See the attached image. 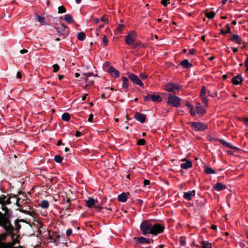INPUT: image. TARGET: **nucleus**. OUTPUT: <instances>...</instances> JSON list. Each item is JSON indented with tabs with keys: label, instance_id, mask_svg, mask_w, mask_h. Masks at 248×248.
Here are the masks:
<instances>
[{
	"label": "nucleus",
	"instance_id": "1",
	"mask_svg": "<svg viewBox=\"0 0 248 248\" xmlns=\"http://www.w3.org/2000/svg\"><path fill=\"white\" fill-rule=\"evenodd\" d=\"M140 230L144 235L151 234L157 235L164 231V227L158 223H152L149 220H144L140 225Z\"/></svg>",
	"mask_w": 248,
	"mask_h": 248
},
{
	"label": "nucleus",
	"instance_id": "2",
	"mask_svg": "<svg viewBox=\"0 0 248 248\" xmlns=\"http://www.w3.org/2000/svg\"><path fill=\"white\" fill-rule=\"evenodd\" d=\"M137 38V34L134 31H130L127 35L125 36V43L127 45H133V47L136 48L140 46V47L145 48L144 45L141 44L140 43L138 45L137 43L134 44L136 39Z\"/></svg>",
	"mask_w": 248,
	"mask_h": 248
},
{
	"label": "nucleus",
	"instance_id": "3",
	"mask_svg": "<svg viewBox=\"0 0 248 248\" xmlns=\"http://www.w3.org/2000/svg\"><path fill=\"white\" fill-rule=\"evenodd\" d=\"M180 98L178 96L169 94L168 95V104L173 107H178L180 106Z\"/></svg>",
	"mask_w": 248,
	"mask_h": 248
},
{
	"label": "nucleus",
	"instance_id": "4",
	"mask_svg": "<svg viewBox=\"0 0 248 248\" xmlns=\"http://www.w3.org/2000/svg\"><path fill=\"white\" fill-rule=\"evenodd\" d=\"M181 87L177 83L170 82L167 84L164 88L165 90L168 92L175 93L179 91Z\"/></svg>",
	"mask_w": 248,
	"mask_h": 248
},
{
	"label": "nucleus",
	"instance_id": "5",
	"mask_svg": "<svg viewBox=\"0 0 248 248\" xmlns=\"http://www.w3.org/2000/svg\"><path fill=\"white\" fill-rule=\"evenodd\" d=\"M128 77L134 84L140 86H143V84L142 82L140 80V78L136 75L133 74H129Z\"/></svg>",
	"mask_w": 248,
	"mask_h": 248
},
{
	"label": "nucleus",
	"instance_id": "6",
	"mask_svg": "<svg viewBox=\"0 0 248 248\" xmlns=\"http://www.w3.org/2000/svg\"><path fill=\"white\" fill-rule=\"evenodd\" d=\"M191 126L195 131H203L207 128V126L200 122H192Z\"/></svg>",
	"mask_w": 248,
	"mask_h": 248
},
{
	"label": "nucleus",
	"instance_id": "7",
	"mask_svg": "<svg viewBox=\"0 0 248 248\" xmlns=\"http://www.w3.org/2000/svg\"><path fill=\"white\" fill-rule=\"evenodd\" d=\"M206 93V88L204 86H202V87L201 91L200 92V97L201 99L202 100L203 102L204 103L205 105L207 106L208 103V99L205 95Z\"/></svg>",
	"mask_w": 248,
	"mask_h": 248
},
{
	"label": "nucleus",
	"instance_id": "8",
	"mask_svg": "<svg viewBox=\"0 0 248 248\" xmlns=\"http://www.w3.org/2000/svg\"><path fill=\"white\" fill-rule=\"evenodd\" d=\"M98 201L97 200H95L92 198H89L86 201L87 205L90 208L95 207L96 208H99V207L95 206V204Z\"/></svg>",
	"mask_w": 248,
	"mask_h": 248
},
{
	"label": "nucleus",
	"instance_id": "9",
	"mask_svg": "<svg viewBox=\"0 0 248 248\" xmlns=\"http://www.w3.org/2000/svg\"><path fill=\"white\" fill-rule=\"evenodd\" d=\"M134 118L136 120L139 121L141 123H143L145 121L146 116L144 114L137 113L135 115Z\"/></svg>",
	"mask_w": 248,
	"mask_h": 248
},
{
	"label": "nucleus",
	"instance_id": "10",
	"mask_svg": "<svg viewBox=\"0 0 248 248\" xmlns=\"http://www.w3.org/2000/svg\"><path fill=\"white\" fill-rule=\"evenodd\" d=\"M108 72L112 76L115 78H118L120 76L119 71L111 66L108 67Z\"/></svg>",
	"mask_w": 248,
	"mask_h": 248
},
{
	"label": "nucleus",
	"instance_id": "11",
	"mask_svg": "<svg viewBox=\"0 0 248 248\" xmlns=\"http://www.w3.org/2000/svg\"><path fill=\"white\" fill-rule=\"evenodd\" d=\"M10 199L11 197L9 196L2 195L0 197V202L2 204H9L11 203Z\"/></svg>",
	"mask_w": 248,
	"mask_h": 248
},
{
	"label": "nucleus",
	"instance_id": "12",
	"mask_svg": "<svg viewBox=\"0 0 248 248\" xmlns=\"http://www.w3.org/2000/svg\"><path fill=\"white\" fill-rule=\"evenodd\" d=\"M232 41L238 44H241L242 40L241 37L237 34H232L230 38Z\"/></svg>",
	"mask_w": 248,
	"mask_h": 248
},
{
	"label": "nucleus",
	"instance_id": "13",
	"mask_svg": "<svg viewBox=\"0 0 248 248\" xmlns=\"http://www.w3.org/2000/svg\"><path fill=\"white\" fill-rule=\"evenodd\" d=\"M196 110L197 112L199 115H202L205 113V109L200 103H197L196 104Z\"/></svg>",
	"mask_w": 248,
	"mask_h": 248
},
{
	"label": "nucleus",
	"instance_id": "14",
	"mask_svg": "<svg viewBox=\"0 0 248 248\" xmlns=\"http://www.w3.org/2000/svg\"><path fill=\"white\" fill-rule=\"evenodd\" d=\"M122 80H123L122 87L125 92H127L129 87L128 79L125 77H123Z\"/></svg>",
	"mask_w": 248,
	"mask_h": 248
},
{
	"label": "nucleus",
	"instance_id": "15",
	"mask_svg": "<svg viewBox=\"0 0 248 248\" xmlns=\"http://www.w3.org/2000/svg\"><path fill=\"white\" fill-rule=\"evenodd\" d=\"M135 239L136 240L137 243L140 244H143L144 243H150V240L149 239H146V238H144L143 237H137Z\"/></svg>",
	"mask_w": 248,
	"mask_h": 248
},
{
	"label": "nucleus",
	"instance_id": "16",
	"mask_svg": "<svg viewBox=\"0 0 248 248\" xmlns=\"http://www.w3.org/2000/svg\"><path fill=\"white\" fill-rule=\"evenodd\" d=\"M195 194V190L189 191L187 192H185L184 194V197L185 199H186L188 201L191 200L192 196H194Z\"/></svg>",
	"mask_w": 248,
	"mask_h": 248
},
{
	"label": "nucleus",
	"instance_id": "17",
	"mask_svg": "<svg viewBox=\"0 0 248 248\" xmlns=\"http://www.w3.org/2000/svg\"><path fill=\"white\" fill-rule=\"evenodd\" d=\"M180 166L182 169L186 170L192 167V162L186 160V162L182 163Z\"/></svg>",
	"mask_w": 248,
	"mask_h": 248
},
{
	"label": "nucleus",
	"instance_id": "18",
	"mask_svg": "<svg viewBox=\"0 0 248 248\" xmlns=\"http://www.w3.org/2000/svg\"><path fill=\"white\" fill-rule=\"evenodd\" d=\"M242 81L241 76L237 75L232 78V82L235 85L239 84Z\"/></svg>",
	"mask_w": 248,
	"mask_h": 248
},
{
	"label": "nucleus",
	"instance_id": "19",
	"mask_svg": "<svg viewBox=\"0 0 248 248\" xmlns=\"http://www.w3.org/2000/svg\"><path fill=\"white\" fill-rule=\"evenodd\" d=\"M151 100L154 102H160L162 101L161 97L158 94H151Z\"/></svg>",
	"mask_w": 248,
	"mask_h": 248
},
{
	"label": "nucleus",
	"instance_id": "20",
	"mask_svg": "<svg viewBox=\"0 0 248 248\" xmlns=\"http://www.w3.org/2000/svg\"><path fill=\"white\" fill-rule=\"evenodd\" d=\"M204 171L207 174H215L216 173L215 170L209 167H206L204 169Z\"/></svg>",
	"mask_w": 248,
	"mask_h": 248
},
{
	"label": "nucleus",
	"instance_id": "21",
	"mask_svg": "<svg viewBox=\"0 0 248 248\" xmlns=\"http://www.w3.org/2000/svg\"><path fill=\"white\" fill-rule=\"evenodd\" d=\"M127 195L125 193H122L118 197V200L119 202H124L127 201Z\"/></svg>",
	"mask_w": 248,
	"mask_h": 248
},
{
	"label": "nucleus",
	"instance_id": "22",
	"mask_svg": "<svg viewBox=\"0 0 248 248\" xmlns=\"http://www.w3.org/2000/svg\"><path fill=\"white\" fill-rule=\"evenodd\" d=\"M65 28L66 26L63 24H61L56 28V30L58 32L62 34H64Z\"/></svg>",
	"mask_w": 248,
	"mask_h": 248
},
{
	"label": "nucleus",
	"instance_id": "23",
	"mask_svg": "<svg viewBox=\"0 0 248 248\" xmlns=\"http://www.w3.org/2000/svg\"><path fill=\"white\" fill-rule=\"evenodd\" d=\"M39 205L42 208L46 209L49 207V203L47 200H44L42 201Z\"/></svg>",
	"mask_w": 248,
	"mask_h": 248
},
{
	"label": "nucleus",
	"instance_id": "24",
	"mask_svg": "<svg viewBox=\"0 0 248 248\" xmlns=\"http://www.w3.org/2000/svg\"><path fill=\"white\" fill-rule=\"evenodd\" d=\"M181 65L184 68H188L192 66L191 64L189 62V61L187 59L184 60L181 62Z\"/></svg>",
	"mask_w": 248,
	"mask_h": 248
},
{
	"label": "nucleus",
	"instance_id": "25",
	"mask_svg": "<svg viewBox=\"0 0 248 248\" xmlns=\"http://www.w3.org/2000/svg\"><path fill=\"white\" fill-rule=\"evenodd\" d=\"M93 74L92 73H89V74H85L84 76L86 80L87 81L88 85H92L93 84V81L89 78V77L92 76Z\"/></svg>",
	"mask_w": 248,
	"mask_h": 248
},
{
	"label": "nucleus",
	"instance_id": "26",
	"mask_svg": "<svg viewBox=\"0 0 248 248\" xmlns=\"http://www.w3.org/2000/svg\"><path fill=\"white\" fill-rule=\"evenodd\" d=\"M218 141H219L220 143L222 144V145H223L225 146L228 147L231 149L235 148V147L233 146L230 143L225 141L224 140L218 139Z\"/></svg>",
	"mask_w": 248,
	"mask_h": 248
},
{
	"label": "nucleus",
	"instance_id": "27",
	"mask_svg": "<svg viewBox=\"0 0 248 248\" xmlns=\"http://www.w3.org/2000/svg\"><path fill=\"white\" fill-rule=\"evenodd\" d=\"M216 15V13L214 11H209L205 13L206 16L209 19L213 18Z\"/></svg>",
	"mask_w": 248,
	"mask_h": 248
},
{
	"label": "nucleus",
	"instance_id": "28",
	"mask_svg": "<svg viewBox=\"0 0 248 248\" xmlns=\"http://www.w3.org/2000/svg\"><path fill=\"white\" fill-rule=\"evenodd\" d=\"M36 18L37 19V21L39 22L41 25H46L45 23V18L44 17L40 16L38 15L36 16Z\"/></svg>",
	"mask_w": 248,
	"mask_h": 248
},
{
	"label": "nucleus",
	"instance_id": "29",
	"mask_svg": "<svg viewBox=\"0 0 248 248\" xmlns=\"http://www.w3.org/2000/svg\"><path fill=\"white\" fill-rule=\"evenodd\" d=\"M62 119L65 121H68L70 119V115L68 113H64L62 116Z\"/></svg>",
	"mask_w": 248,
	"mask_h": 248
},
{
	"label": "nucleus",
	"instance_id": "30",
	"mask_svg": "<svg viewBox=\"0 0 248 248\" xmlns=\"http://www.w3.org/2000/svg\"><path fill=\"white\" fill-rule=\"evenodd\" d=\"M64 20L70 23L73 21L72 16L70 14H66L64 16Z\"/></svg>",
	"mask_w": 248,
	"mask_h": 248
},
{
	"label": "nucleus",
	"instance_id": "31",
	"mask_svg": "<svg viewBox=\"0 0 248 248\" xmlns=\"http://www.w3.org/2000/svg\"><path fill=\"white\" fill-rule=\"evenodd\" d=\"M86 35L83 32H80L78 34V38L79 40L83 41L85 39Z\"/></svg>",
	"mask_w": 248,
	"mask_h": 248
},
{
	"label": "nucleus",
	"instance_id": "32",
	"mask_svg": "<svg viewBox=\"0 0 248 248\" xmlns=\"http://www.w3.org/2000/svg\"><path fill=\"white\" fill-rule=\"evenodd\" d=\"M226 189H227L226 185L220 183H218V191L223 190Z\"/></svg>",
	"mask_w": 248,
	"mask_h": 248
},
{
	"label": "nucleus",
	"instance_id": "33",
	"mask_svg": "<svg viewBox=\"0 0 248 248\" xmlns=\"http://www.w3.org/2000/svg\"><path fill=\"white\" fill-rule=\"evenodd\" d=\"M62 157L59 155H56L54 158L55 161L57 163H61L62 161Z\"/></svg>",
	"mask_w": 248,
	"mask_h": 248
},
{
	"label": "nucleus",
	"instance_id": "34",
	"mask_svg": "<svg viewBox=\"0 0 248 248\" xmlns=\"http://www.w3.org/2000/svg\"><path fill=\"white\" fill-rule=\"evenodd\" d=\"M226 30L225 31L223 29L220 30V32L222 34H225L230 31V27L228 24L226 25Z\"/></svg>",
	"mask_w": 248,
	"mask_h": 248
},
{
	"label": "nucleus",
	"instance_id": "35",
	"mask_svg": "<svg viewBox=\"0 0 248 248\" xmlns=\"http://www.w3.org/2000/svg\"><path fill=\"white\" fill-rule=\"evenodd\" d=\"M202 248H212V244L208 242H204Z\"/></svg>",
	"mask_w": 248,
	"mask_h": 248
},
{
	"label": "nucleus",
	"instance_id": "36",
	"mask_svg": "<svg viewBox=\"0 0 248 248\" xmlns=\"http://www.w3.org/2000/svg\"><path fill=\"white\" fill-rule=\"evenodd\" d=\"M66 12V9L63 6H59L58 8V13L62 14Z\"/></svg>",
	"mask_w": 248,
	"mask_h": 248
},
{
	"label": "nucleus",
	"instance_id": "37",
	"mask_svg": "<svg viewBox=\"0 0 248 248\" xmlns=\"http://www.w3.org/2000/svg\"><path fill=\"white\" fill-rule=\"evenodd\" d=\"M53 71L54 72V73H56L57 72H58L60 69V67L59 66V65L58 64H54L53 66Z\"/></svg>",
	"mask_w": 248,
	"mask_h": 248
},
{
	"label": "nucleus",
	"instance_id": "38",
	"mask_svg": "<svg viewBox=\"0 0 248 248\" xmlns=\"http://www.w3.org/2000/svg\"><path fill=\"white\" fill-rule=\"evenodd\" d=\"M124 28V24H119L118 27H117V31L119 32H122Z\"/></svg>",
	"mask_w": 248,
	"mask_h": 248
},
{
	"label": "nucleus",
	"instance_id": "39",
	"mask_svg": "<svg viewBox=\"0 0 248 248\" xmlns=\"http://www.w3.org/2000/svg\"><path fill=\"white\" fill-rule=\"evenodd\" d=\"M145 141L144 139H140L137 142V144L139 145H143L145 144Z\"/></svg>",
	"mask_w": 248,
	"mask_h": 248
},
{
	"label": "nucleus",
	"instance_id": "40",
	"mask_svg": "<svg viewBox=\"0 0 248 248\" xmlns=\"http://www.w3.org/2000/svg\"><path fill=\"white\" fill-rule=\"evenodd\" d=\"M169 0H162L161 1V3L164 6H166L168 4L170 3Z\"/></svg>",
	"mask_w": 248,
	"mask_h": 248
},
{
	"label": "nucleus",
	"instance_id": "41",
	"mask_svg": "<svg viewBox=\"0 0 248 248\" xmlns=\"http://www.w3.org/2000/svg\"><path fill=\"white\" fill-rule=\"evenodd\" d=\"M102 41H103V43L104 45L105 46H107L108 45V40L106 36H104V37L103 38Z\"/></svg>",
	"mask_w": 248,
	"mask_h": 248
},
{
	"label": "nucleus",
	"instance_id": "42",
	"mask_svg": "<svg viewBox=\"0 0 248 248\" xmlns=\"http://www.w3.org/2000/svg\"><path fill=\"white\" fill-rule=\"evenodd\" d=\"M72 233V230L71 229H68L66 231V234L67 236H70Z\"/></svg>",
	"mask_w": 248,
	"mask_h": 248
},
{
	"label": "nucleus",
	"instance_id": "43",
	"mask_svg": "<svg viewBox=\"0 0 248 248\" xmlns=\"http://www.w3.org/2000/svg\"><path fill=\"white\" fill-rule=\"evenodd\" d=\"M151 100V94H148V95L146 96L144 98V102H148L149 100Z\"/></svg>",
	"mask_w": 248,
	"mask_h": 248
},
{
	"label": "nucleus",
	"instance_id": "44",
	"mask_svg": "<svg viewBox=\"0 0 248 248\" xmlns=\"http://www.w3.org/2000/svg\"><path fill=\"white\" fill-rule=\"evenodd\" d=\"M151 100V94H148V95L146 96L144 98V102H148L149 100Z\"/></svg>",
	"mask_w": 248,
	"mask_h": 248
},
{
	"label": "nucleus",
	"instance_id": "45",
	"mask_svg": "<svg viewBox=\"0 0 248 248\" xmlns=\"http://www.w3.org/2000/svg\"><path fill=\"white\" fill-rule=\"evenodd\" d=\"M180 243L181 246H185L186 244L185 239L184 238H181L180 240Z\"/></svg>",
	"mask_w": 248,
	"mask_h": 248
},
{
	"label": "nucleus",
	"instance_id": "46",
	"mask_svg": "<svg viewBox=\"0 0 248 248\" xmlns=\"http://www.w3.org/2000/svg\"><path fill=\"white\" fill-rule=\"evenodd\" d=\"M20 212H21L22 213H27L28 215H30L31 216H32V215L33 214V212H31V211H27L26 210H22V209L20 210Z\"/></svg>",
	"mask_w": 248,
	"mask_h": 248
},
{
	"label": "nucleus",
	"instance_id": "47",
	"mask_svg": "<svg viewBox=\"0 0 248 248\" xmlns=\"http://www.w3.org/2000/svg\"><path fill=\"white\" fill-rule=\"evenodd\" d=\"M93 114H90L89 115V117L88 118V121L89 122H93Z\"/></svg>",
	"mask_w": 248,
	"mask_h": 248
},
{
	"label": "nucleus",
	"instance_id": "48",
	"mask_svg": "<svg viewBox=\"0 0 248 248\" xmlns=\"http://www.w3.org/2000/svg\"><path fill=\"white\" fill-rule=\"evenodd\" d=\"M140 77L142 79H145L147 77V76L146 75H145L143 74H140Z\"/></svg>",
	"mask_w": 248,
	"mask_h": 248
},
{
	"label": "nucleus",
	"instance_id": "49",
	"mask_svg": "<svg viewBox=\"0 0 248 248\" xmlns=\"http://www.w3.org/2000/svg\"><path fill=\"white\" fill-rule=\"evenodd\" d=\"M190 113L191 114V115H192V116H193L195 114V112L193 107L192 108H190Z\"/></svg>",
	"mask_w": 248,
	"mask_h": 248
},
{
	"label": "nucleus",
	"instance_id": "50",
	"mask_svg": "<svg viewBox=\"0 0 248 248\" xmlns=\"http://www.w3.org/2000/svg\"><path fill=\"white\" fill-rule=\"evenodd\" d=\"M186 106L188 108H193V106L192 105H191L190 103H189L188 102H186Z\"/></svg>",
	"mask_w": 248,
	"mask_h": 248
},
{
	"label": "nucleus",
	"instance_id": "51",
	"mask_svg": "<svg viewBox=\"0 0 248 248\" xmlns=\"http://www.w3.org/2000/svg\"><path fill=\"white\" fill-rule=\"evenodd\" d=\"M143 184L144 186L148 185L150 184V181L149 180L145 179L143 181Z\"/></svg>",
	"mask_w": 248,
	"mask_h": 248
},
{
	"label": "nucleus",
	"instance_id": "52",
	"mask_svg": "<svg viewBox=\"0 0 248 248\" xmlns=\"http://www.w3.org/2000/svg\"><path fill=\"white\" fill-rule=\"evenodd\" d=\"M21 77H22V75H21V73H20V72H18L17 73V74H16V78H17L20 79V78H21Z\"/></svg>",
	"mask_w": 248,
	"mask_h": 248
},
{
	"label": "nucleus",
	"instance_id": "53",
	"mask_svg": "<svg viewBox=\"0 0 248 248\" xmlns=\"http://www.w3.org/2000/svg\"><path fill=\"white\" fill-rule=\"evenodd\" d=\"M81 135V133L78 131H77L76 132V135L75 136L77 137H80Z\"/></svg>",
	"mask_w": 248,
	"mask_h": 248
},
{
	"label": "nucleus",
	"instance_id": "54",
	"mask_svg": "<svg viewBox=\"0 0 248 248\" xmlns=\"http://www.w3.org/2000/svg\"><path fill=\"white\" fill-rule=\"evenodd\" d=\"M27 52H28V50L27 49H22L20 50V53L21 54H25V53H26Z\"/></svg>",
	"mask_w": 248,
	"mask_h": 248
},
{
	"label": "nucleus",
	"instance_id": "55",
	"mask_svg": "<svg viewBox=\"0 0 248 248\" xmlns=\"http://www.w3.org/2000/svg\"><path fill=\"white\" fill-rule=\"evenodd\" d=\"M100 20L102 22H106L107 21V19L106 18H105V16H102L101 18H100Z\"/></svg>",
	"mask_w": 248,
	"mask_h": 248
},
{
	"label": "nucleus",
	"instance_id": "56",
	"mask_svg": "<svg viewBox=\"0 0 248 248\" xmlns=\"http://www.w3.org/2000/svg\"><path fill=\"white\" fill-rule=\"evenodd\" d=\"M213 188L214 190L217 191V183L214 184V185L213 186Z\"/></svg>",
	"mask_w": 248,
	"mask_h": 248
},
{
	"label": "nucleus",
	"instance_id": "57",
	"mask_svg": "<svg viewBox=\"0 0 248 248\" xmlns=\"http://www.w3.org/2000/svg\"><path fill=\"white\" fill-rule=\"evenodd\" d=\"M244 122L246 125L248 126V118H246L244 119Z\"/></svg>",
	"mask_w": 248,
	"mask_h": 248
},
{
	"label": "nucleus",
	"instance_id": "58",
	"mask_svg": "<svg viewBox=\"0 0 248 248\" xmlns=\"http://www.w3.org/2000/svg\"><path fill=\"white\" fill-rule=\"evenodd\" d=\"M87 95V94H85L83 95V96L82 97V101H84L86 99Z\"/></svg>",
	"mask_w": 248,
	"mask_h": 248
},
{
	"label": "nucleus",
	"instance_id": "59",
	"mask_svg": "<svg viewBox=\"0 0 248 248\" xmlns=\"http://www.w3.org/2000/svg\"><path fill=\"white\" fill-rule=\"evenodd\" d=\"M194 50L193 49H190L189 51V53L191 55H193L194 54Z\"/></svg>",
	"mask_w": 248,
	"mask_h": 248
},
{
	"label": "nucleus",
	"instance_id": "60",
	"mask_svg": "<svg viewBox=\"0 0 248 248\" xmlns=\"http://www.w3.org/2000/svg\"><path fill=\"white\" fill-rule=\"evenodd\" d=\"M232 50H233V51L234 53H235L238 51L237 48H236V47H233Z\"/></svg>",
	"mask_w": 248,
	"mask_h": 248
},
{
	"label": "nucleus",
	"instance_id": "61",
	"mask_svg": "<svg viewBox=\"0 0 248 248\" xmlns=\"http://www.w3.org/2000/svg\"><path fill=\"white\" fill-rule=\"evenodd\" d=\"M94 22L96 23V24H97L99 23V20L98 19V18H95L94 20Z\"/></svg>",
	"mask_w": 248,
	"mask_h": 248
},
{
	"label": "nucleus",
	"instance_id": "62",
	"mask_svg": "<svg viewBox=\"0 0 248 248\" xmlns=\"http://www.w3.org/2000/svg\"><path fill=\"white\" fill-rule=\"evenodd\" d=\"M104 27V25H101L99 26V27L98 28L97 31H99L102 28H103Z\"/></svg>",
	"mask_w": 248,
	"mask_h": 248
},
{
	"label": "nucleus",
	"instance_id": "63",
	"mask_svg": "<svg viewBox=\"0 0 248 248\" xmlns=\"http://www.w3.org/2000/svg\"><path fill=\"white\" fill-rule=\"evenodd\" d=\"M58 78L60 80H61L63 78V76L62 75H58Z\"/></svg>",
	"mask_w": 248,
	"mask_h": 248
},
{
	"label": "nucleus",
	"instance_id": "64",
	"mask_svg": "<svg viewBox=\"0 0 248 248\" xmlns=\"http://www.w3.org/2000/svg\"><path fill=\"white\" fill-rule=\"evenodd\" d=\"M62 144V140H60L58 141V143H57V145H60Z\"/></svg>",
	"mask_w": 248,
	"mask_h": 248
}]
</instances>
